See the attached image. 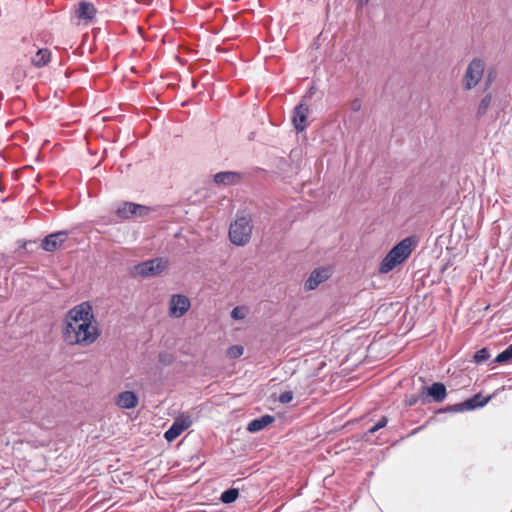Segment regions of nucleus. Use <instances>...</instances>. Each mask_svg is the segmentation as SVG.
Instances as JSON below:
<instances>
[{"label": "nucleus", "instance_id": "20e7f679", "mask_svg": "<svg viewBox=\"0 0 512 512\" xmlns=\"http://www.w3.org/2000/svg\"><path fill=\"white\" fill-rule=\"evenodd\" d=\"M491 398L492 396L484 397L481 393H477L463 402L447 405L446 407L439 409L438 413H462L465 411H472L484 407Z\"/></svg>", "mask_w": 512, "mask_h": 512}, {"label": "nucleus", "instance_id": "c85d7f7f", "mask_svg": "<svg viewBox=\"0 0 512 512\" xmlns=\"http://www.w3.org/2000/svg\"><path fill=\"white\" fill-rule=\"evenodd\" d=\"M293 400V392L288 390L284 391L279 395L278 401L281 404H288Z\"/></svg>", "mask_w": 512, "mask_h": 512}, {"label": "nucleus", "instance_id": "b1692460", "mask_svg": "<svg viewBox=\"0 0 512 512\" xmlns=\"http://www.w3.org/2000/svg\"><path fill=\"white\" fill-rule=\"evenodd\" d=\"M491 100H492L491 94H487V95H485L481 99V101L479 103V106H478V109H477V116L478 117H482V116H484L487 113L488 108H489V106L491 104Z\"/></svg>", "mask_w": 512, "mask_h": 512}, {"label": "nucleus", "instance_id": "c756f323", "mask_svg": "<svg viewBox=\"0 0 512 512\" xmlns=\"http://www.w3.org/2000/svg\"><path fill=\"white\" fill-rule=\"evenodd\" d=\"M494 78H495V76L493 75V73L489 72L485 78L484 90H487L490 88L492 82L494 81Z\"/></svg>", "mask_w": 512, "mask_h": 512}, {"label": "nucleus", "instance_id": "bb28decb", "mask_svg": "<svg viewBox=\"0 0 512 512\" xmlns=\"http://www.w3.org/2000/svg\"><path fill=\"white\" fill-rule=\"evenodd\" d=\"M129 207L135 209V216L139 217H144L148 215L150 211L149 207L137 203H134V205H130Z\"/></svg>", "mask_w": 512, "mask_h": 512}, {"label": "nucleus", "instance_id": "412c9836", "mask_svg": "<svg viewBox=\"0 0 512 512\" xmlns=\"http://www.w3.org/2000/svg\"><path fill=\"white\" fill-rule=\"evenodd\" d=\"M134 205L133 202H123L116 210V215L121 219H130L135 216V209L128 206Z\"/></svg>", "mask_w": 512, "mask_h": 512}, {"label": "nucleus", "instance_id": "9b49d317", "mask_svg": "<svg viewBox=\"0 0 512 512\" xmlns=\"http://www.w3.org/2000/svg\"><path fill=\"white\" fill-rule=\"evenodd\" d=\"M331 276V270L328 267H319L314 269L304 283L307 291L316 289L321 283L328 280Z\"/></svg>", "mask_w": 512, "mask_h": 512}, {"label": "nucleus", "instance_id": "dca6fc26", "mask_svg": "<svg viewBox=\"0 0 512 512\" xmlns=\"http://www.w3.org/2000/svg\"><path fill=\"white\" fill-rule=\"evenodd\" d=\"M241 173L234 171H221L213 176V180L218 185L230 186L239 182Z\"/></svg>", "mask_w": 512, "mask_h": 512}, {"label": "nucleus", "instance_id": "7ed1b4c3", "mask_svg": "<svg viewBox=\"0 0 512 512\" xmlns=\"http://www.w3.org/2000/svg\"><path fill=\"white\" fill-rule=\"evenodd\" d=\"M253 231L252 217L245 212H237L230 223L228 236L232 244L243 247L249 243Z\"/></svg>", "mask_w": 512, "mask_h": 512}, {"label": "nucleus", "instance_id": "f03ea898", "mask_svg": "<svg viewBox=\"0 0 512 512\" xmlns=\"http://www.w3.org/2000/svg\"><path fill=\"white\" fill-rule=\"evenodd\" d=\"M100 336L96 321L79 323L77 326L69 322L63 329V339L68 345L88 346Z\"/></svg>", "mask_w": 512, "mask_h": 512}, {"label": "nucleus", "instance_id": "393cba45", "mask_svg": "<svg viewBox=\"0 0 512 512\" xmlns=\"http://www.w3.org/2000/svg\"><path fill=\"white\" fill-rule=\"evenodd\" d=\"M388 423V418L386 416H382L372 427H370L367 431V434H374L378 430L384 428Z\"/></svg>", "mask_w": 512, "mask_h": 512}, {"label": "nucleus", "instance_id": "f257e3e1", "mask_svg": "<svg viewBox=\"0 0 512 512\" xmlns=\"http://www.w3.org/2000/svg\"><path fill=\"white\" fill-rule=\"evenodd\" d=\"M418 242L416 236H408L396 243L380 262L379 273L387 274L404 263L411 256Z\"/></svg>", "mask_w": 512, "mask_h": 512}, {"label": "nucleus", "instance_id": "4468645a", "mask_svg": "<svg viewBox=\"0 0 512 512\" xmlns=\"http://www.w3.org/2000/svg\"><path fill=\"white\" fill-rule=\"evenodd\" d=\"M424 396H426V402L429 403V397L436 403L442 402L447 396L446 386L441 382H434L430 386H424L422 388Z\"/></svg>", "mask_w": 512, "mask_h": 512}, {"label": "nucleus", "instance_id": "39448f33", "mask_svg": "<svg viewBox=\"0 0 512 512\" xmlns=\"http://www.w3.org/2000/svg\"><path fill=\"white\" fill-rule=\"evenodd\" d=\"M485 62L480 58H474L466 69L463 77V87L465 90H471L476 87L483 78Z\"/></svg>", "mask_w": 512, "mask_h": 512}, {"label": "nucleus", "instance_id": "6ab92c4d", "mask_svg": "<svg viewBox=\"0 0 512 512\" xmlns=\"http://www.w3.org/2000/svg\"><path fill=\"white\" fill-rule=\"evenodd\" d=\"M512 363V343L500 352L488 365L491 369L496 365H504Z\"/></svg>", "mask_w": 512, "mask_h": 512}, {"label": "nucleus", "instance_id": "5701e85b", "mask_svg": "<svg viewBox=\"0 0 512 512\" xmlns=\"http://www.w3.org/2000/svg\"><path fill=\"white\" fill-rule=\"evenodd\" d=\"M491 354L487 347H483L476 351L473 355V361L477 365L484 363L485 361L489 360Z\"/></svg>", "mask_w": 512, "mask_h": 512}, {"label": "nucleus", "instance_id": "6e6552de", "mask_svg": "<svg viewBox=\"0 0 512 512\" xmlns=\"http://www.w3.org/2000/svg\"><path fill=\"white\" fill-rule=\"evenodd\" d=\"M192 425V419L190 415L181 414L175 418L172 425L165 431L164 438L168 442L174 441L178 438L182 432L188 429Z\"/></svg>", "mask_w": 512, "mask_h": 512}, {"label": "nucleus", "instance_id": "f3484780", "mask_svg": "<svg viewBox=\"0 0 512 512\" xmlns=\"http://www.w3.org/2000/svg\"><path fill=\"white\" fill-rule=\"evenodd\" d=\"M275 421V417L269 414L262 415L258 418L251 420L247 425V431L250 433H256Z\"/></svg>", "mask_w": 512, "mask_h": 512}, {"label": "nucleus", "instance_id": "c9c22d12", "mask_svg": "<svg viewBox=\"0 0 512 512\" xmlns=\"http://www.w3.org/2000/svg\"><path fill=\"white\" fill-rule=\"evenodd\" d=\"M313 89H314V87H310V90H309V93H310V94H311V93H314V90H313Z\"/></svg>", "mask_w": 512, "mask_h": 512}, {"label": "nucleus", "instance_id": "a211bd4d", "mask_svg": "<svg viewBox=\"0 0 512 512\" xmlns=\"http://www.w3.org/2000/svg\"><path fill=\"white\" fill-rule=\"evenodd\" d=\"M51 51L47 48H38L35 55L31 57V63L36 68L46 66L51 60Z\"/></svg>", "mask_w": 512, "mask_h": 512}, {"label": "nucleus", "instance_id": "9d476101", "mask_svg": "<svg viewBox=\"0 0 512 512\" xmlns=\"http://www.w3.org/2000/svg\"><path fill=\"white\" fill-rule=\"evenodd\" d=\"M97 14V9L93 3L87 1H80L74 9V16L77 18L79 23L85 25L94 22Z\"/></svg>", "mask_w": 512, "mask_h": 512}, {"label": "nucleus", "instance_id": "2eb2a0df", "mask_svg": "<svg viewBox=\"0 0 512 512\" xmlns=\"http://www.w3.org/2000/svg\"><path fill=\"white\" fill-rule=\"evenodd\" d=\"M139 399L134 391L126 390L118 394L116 405L122 409H133L138 405Z\"/></svg>", "mask_w": 512, "mask_h": 512}, {"label": "nucleus", "instance_id": "e433bc0d", "mask_svg": "<svg viewBox=\"0 0 512 512\" xmlns=\"http://www.w3.org/2000/svg\"><path fill=\"white\" fill-rule=\"evenodd\" d=\"M313 89H314V87H310V90H309V93H310V94H311V93H314V90H313Z\"/></svg>", "mask_w": 512, "mask_h": 512}, {"label": "nucleus", "instance_id": "4be33fe9", "mask_svg": "<svg viewBox=\"0 0 512 512\" xmlns=\"http://www.w3.org/2000/svg\"><path fill=\"white\" fill-rule=\"evenodd\" d=\"M418 403H420L422 405L427 404L426 396H424L423 392L421 394H418V395L417 394H411V395L406 396V398H405V405L408 406V407L415 406Z\"/></svg>", "mask_w": 512, "mask_h": 512}, {"label": "nucleus", "instance_id": "7c9ffc66", "mask_svg": "<svg viewBox=\"0 0 512 512\" xmlns=\"http://www.w3.org/2000/svg\"><path fill=\"white\" fill-rule=\"evenodd\" d=\"M231 317L235 320L242 319L244 315L242 314L239 307H235L231 312Z\"/></svg>", "mask_w": 512, "mask_h": 512}, {"label": "nucleus", "instance_id": "473e14b6", "mask_svg": "<svg viewBox=\"0 0 512 512\" xmlns=\"http://www.w3.org/2000/svg\"><path fill=\"white\" fill-rule=\"evenodd\" d=\"M357 4L361 7L368 4L369 0H356Z\"/></svg>", "mask_w": 512, "mask_h": 512}, {"label": "nucleus", "instance_id": "f704fd0d", "mask_svg": "<svg viewBox=\"0 0 512 512\" xmlns=\"http://www.w3.org/2000/svg\"><path fill=\"white\" fill-rule=\"evenodd\" d=\"M422 429H423V426L413 429L412 432H411V435L416 434L418 431H420Z\"/></svg>", "mask_w": 512, "mask_h": 512}, {"label": "nucleus", "instance_id": "2f4dec72", "mask_svg": "<svg viewBox=\"0 0 512 512\" xmlns=\"http://www.w3.org/2000/svg\"><path fill=\"white\" fill-rule=\"evenodd\" d=\"M32 244H36V241H32V240H29V241H23L19 247V250L20 249H24V250H28V246L29 245H32Z\"/></svg>", "mask_w": 512, "mask_h": 512}, {"label": "nucleus", "instance_id": "4c0bfd02", "mask_svg": "<svg viewBox=\"0 0 512 512\" xmlns=\"http://www.w3.org/2000/svg\"><path fill=\"white\" fill-rule=\"evenodd\" d=\"M508 388H509V389H511V388H512V384H511V385H509V386H508Z\"/></svg>", "mask_w": 512, "mask_h": 512}, {"label": "nucleus", "instance_id": "cd10ccee", "mask_svg": "<svg viewBox=\"0 0 512 512\" xmlns=\"http://www.w3.org/2000/svg\"><path fill=\"white\" fill-rule=\"evenodd\" d=\"M158 360L161 364L168 366L173 363L174 356L168 352H161L159 353Z\"/></svg>", "mask_w": 512, "mask_h": 512}, {"label": "nucleus", "instance_id": "ddd939ff", "mask_svg": "<svg viewBox=\"0 0 512 512\" xmlns=\"http://www.w3.org/2000/svg\"><path fill=\"white\" fill-rule=\"evenodd\" d=\"M309 108L305 103L300 102L295 106L292 113V124L297 132H302L307 126V115Z\"/></svg>", "mask_w": 512, "mask_h": 512}, {"label": "nucleus", "instance_id": "aec40b11", "mask_svg": "<svg viewBox=\"0 0 512 512\" xmlns=\"http://www.w3.org/2000/svg\"><path fill=\"white\" fill-rule=\"evenodd\" d=\"M238 497L239 488L231 487L221 493L220 501L224 504H232L238 499Z\"/></svg>", "mask_w": 512, "mask_h": 512}, {"label": "nucleus", "instance_id": "423d86ee", "mask_svg": "<svg viewBox=\"0 0 512 512\" xmlns=\"http://www.w3.org/2000/svg\"><path fill=\"white\" fill-rule=\"evenodd\" d=\"M95 321L92 306L89 302H82L79 305L74 306L65 314L64 323L65 325L69 322L74 325L81 322Z\"/></svg>", "mask_w": 512, "mask_h": 512}, {"label": "nucleus", "instance_id": "0eeeda50", "mask_svg": "<svg viewBox=\"0 0 512 512\" xmlns=\"http://www.w3.org/2000/svg\"><path fill=\"white\" fill-rule=\"evenodd\" d=\"M168 267V261L161 258L156 257L153 259H149L138 263L134 266V269L138 275L141 277L147 278L156 276L166 270Z\"/></svg>", "mask_w": 512, "mask_h": 512}, {"label": "nucleus", "instance_id": "72a5a7b5", "mask_svg": "<svg viewBox=\"0 0 512 512\" xmlns=\"http://www.w3.org/2000/svg\"><path fill=\"white\" fill-rule=\"evenodd\" d=\"M359 108H360V103L358 101H354L352 104V109L354 111H357V110H359Z\"/></svg>", "mask_w": 512, "mask_h": 512}, {"label": "nucleus", "instance_id": "a878e982", "mask_svg": "<svg viewBox=\"0 0 512 512\" xmlns=\"http://www.w3.org/2000/svg\"><path fill=\"white\" fill-rule=\"evenodd\" d=\"M244 348L241 345H232L227 350L228 357L236 359L243 354Z\"/></svg>", "mask_w": 512, "mask_h": 512}, {"label": "nucleus", "instance_id": "f8f14e48", "mask_svg": "<svg viewBox=\"0 0 512 512\" xmlns=\"http://www.w3.org/2000/svg\"><path fill=\"white\" fill-rule=\"evenodd\" d=\"M190 308L187 296L181 294L172 295L169 303V313L174 318L182 317Z\"/></svg>", "mask_w": 512, "mask_h": 512}, {"label": "nucleus", "instance_id": "1a4fd4ad", "mask_svg": "<svg viewBox=\"0 0 512 512\" xmlns=\"http://www.w3.org/2000/svg\"><path fill=\"white\" fill-rule=\"evenodd\" d=\"M69 232L60 230L46 235L40 244V247L46 252H55L67 241Z\"/></svg>", "mask_w": 512, "mask_h": 512}]
</instances>
